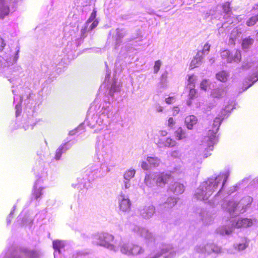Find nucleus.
Instances as JSON below:
<instances>
[{"label": "nucleus", "mask_w": 258, "mask_h": 258, "mask_svg": "<svg viewBox=\"0 0 258 258\" xmlns=\"http://www.w3.org/2000/svg\"><path fill=\"white\" fill-rule=\"evenodd\" d=\"M222 121V118L217 117L213 120V122L209 124L207 129V137L206 141L202 145L203 149V156L207 158L211 155V152L213 150L214 145L216 141V134L219 130V127Z\"/></svg>", "instance_id": "1"}, {"label": "nucleus", "mask_w": 258, "mask_h": 258, "mask_svg": "<svg viewBox=\"0 0 258 258\" xmlns=\"http://www.w3.org/2000/svg\"><path fill=\"white\" fill-rule=\"evenodd\" d=\"M227 178L228 176L227 175L220 174L216 177L215 181L213 182H204L200 185L195 194L196 198L200 200H207L217 188L219 183H222V187L224 186Z\"/></svg>", "instance_id": "2"}, {"label": "nucleus", "mask_w": 258, "mask_h": 258, "mask_svg": "<svg viewBox=\"0 0 258 258\" xmlns=\"http://www.w3.org/2000/svg\"><path fill=\"white\" fill-rule=\"evenodd\" d=\"M170 174L162 173H158L155 174L153 177L149 174H147L145 177V182L146 185L151 186L153 181H155L156 185L159 186H164L171 179Z\"/></svg>", "instance_id": "3"}, {"label": "nucleus", "mask_w": 258, "mask_h": 258, "mask_svg": "<svg viewBox=\"0 0 258 258\" xmlns=\"http://www.w3.org/2000/svg\"><path fill=\"white\" fill-rule=\"evenodd\" d=\"M121 251L126 254L137 255L142 251V248L138 245L134 244L131 246L124 244L120 248Z\"/></svg>", "instance_id": "4"}, {"label": "nucleus", "mask_w": 258, "mask_h": 258, "mask_svg": "<svg viewBox=\"0 0 258 258\" xmlns=\"http://www.w3.org/2000/svg\"><path fill=\"white\" fill-rule=\"evenodd\" d=\"M99 240L98 243L104 246H109L112 245V243L114 240V237L112 235L108 233H101L98 235Z\"/></svg>", "instance_id": "5"}, {"label": "nucleus", "mask_w": 258, "mask_h": 258, "mask_svg": "<svg viewBox=\"0 0 258 258\" xmlns=\"http://www.w3.org/2000/svg\"><path fill=\"white\" fill-rule=\"evenodd\" d=\"M19 252V255L14 258H38V253L35 250L22 247L20 248Z\"/></svg>", "instance_id": "6"}, {"label": "nucleus", "mask_w": 258, "mask_h": 258, "mask_svg": "<svg viewBox=\"0 0 258 258\" xmlns=\"http://www.w3.org/2000/svg\"><path fill=\"white\" fill-rule=\"evenodd\" d=\"M119 210L123 212H128L131 209V202L124 195H120L118 198Z\"/></svg>", "instance_id": "7"}, {"label": "nucleus", "mask_w": 258, "mask_h": 258, "mask_svg": "<svg viewBox=\"0 0 258 258\" xmlns=\"http://www.w3.org/2000/svg\"><path fill=\"white\" fill-rule=\"evenodd\" d=\"M252 224V220L251 219L241 218L236 221H233L232 225L235 228H241L251 226Z\"/></svg>", "instance_id": "8"}, {"label": "nucleus", "mask_w": 258, "mask_h": 258, "mask_svg": "<svg viewBox=\"0 0 258 258\" xmlns=\"http://www.w3.org/2000/svg\"><path fill=\"white\" fill-rule=\"evenodd\" d=\"M156 144L160 147H172L176 145V142L171 138H166L161 139L160 141H157Z\"/></svg>", "instance_id": "9"}, {"label": "nucleus", "mask_w": 258, "mask_h": 258, "mask_svg": "<svg viewBox=\"0 0 258 258\" xmlns=\"http://www.w3.org/2000/svg\"><path fill=\"white\" fill-rule=\"evenodd\" d=\"M155 210V208L153 206L145 207L141 211V215L145 218H149L154 214Z\"/></svg>", "instance_id": "10"}, {"label": "nucleus", "mask_w": 258, "mask_h": 258, "mask_svg": "<svg viewBox=\"0 0 258 258\" xmlns=\"http://www.w3.org/2000/svg\"><path fill=\"white\" fill-rule=\"evenodd\" d=\"M197 118L195 116L190 115L185 117V124L188 130H192L194 125L197 123Z\"/></svg>", "instance_id": "11"}, {"label": "nucleus", "mask_w": 258, "mask_h": 258, "mask_svg": "<svg viewBox=\"0 0 258 258\" xmlns=\"http://www.w3.org/2000/svg\"><path fill=\"white\" fill-rule=\"evenodd\" d=\"M69 148L68 147L66 143L60 145L59 148L56 150L55 155V159L56 160L60 159L62 154L66 152Z\"/></svg>", "instance_id": "12"}, {"label": "nucleus", "mask_w": 258, "mask_h": 258, "mask_svg": "<svg viewBox=\"0 0 258 258\" xmlns=\"http://www.w3.org/2000/svg\"><path fill=\"white\" fill-rule=\"evenodd\" d=\"M9 7L5 5V0H0V17L3 18L9 13Z\"/></svg>", "instance_id": "13"}, {"label": "nucleus", "mask_w": 258, "mask_h": 258, "mask_svg": "<svg viewBox=\"0 0 258 258\" xmlns=\"http://www.w3.org/2000/svg\"><path fill=\"white\" fill-rule=\"evenodd\" d=\"M174 135L176 139L178 140H183L186 137L185 131L181 126L178 127L175 131Z\"/></svg>", "instance_id": "14"}, {"label": "nucleus", "mask_w": 258, "mask_h": 258, "mask_svg": "<svg viewBox=\"0 0 258 258\" xmlns=\"http://www.w3.org/2000/svg\"><path fill=\"white\" fill-rule=\"evenodd\" d=\"M202 57L200 55L199 53L197 54L194 58L191 60L190 63L191 68L194 69L198 67L199 65L202 63Z\"/></svg>", "instance_id": "15"}, {"label": "nucleus", "mask_w": 258, "mask_h": 258, "mask_svg": "<svg viewBox=\"0 0 258 258\" xmlns=\"http://www.w3.org/2000/svg\"><path fill=\"white\" fill-rule=\"evenodd\" d=\"M42 188L41 187H37L35 184L32 192L33 198L36 200L40 198L42 195Z\"/></svg>", "instance_id": "16"}, {"label": "nucleus", "mask_w": 258, "mask_h": 258, "mask_svg": "<svg viewBox=\"0 0 258 258\" xmlns=\"http://www.w3.org/2000/svg\"><path fill=\"white\" fill-rule=\"evenodd\" d=\"M224 91L221 88H216L213 90L212 96L215 99H219L223 96Z\"/></svg>", "instance_id": "17"}, {"label": "nucleus", "mask_w": 258, "mask_h": 258, "mask_svg": "<svg viewBox=\"0 0 258 258\" xmlns=\"http://www.w3.org/2000/svg\"><path fill=\"white\" fill-rule=\"evenodd\" d=\"M253 42V39L250 37L246 38L242 40V47L243 49L248 48Z\"/></svg>", "instance_id": "18"}, {"label": "nucleus", "mask_w": 258, "mask_h": 258, "mask_svg": "<svg viewBox=\"0 0 258 258\" xmlns=\"http://www.w3.org/2000/svg\"><path fill=\"white\" fill-rule=\"evenodd\" d=\"M64 245L62 241L61 240H54L53 242V247L55 250L58 251L59 252H60V249L63 248Z\"/></svg>", "instance_id": "19"}, {"label": "nucleus", "mask_w": 258, "mask_h": 258, "mask_svg": "<svg viewBox=\"0 0 258 258\" xmlns=\"http://www.w3.org/2000/svg\"><path fill=\"white\" fill-rule=\"evenodd\" d=\"M238 204L234 201H229L227 209L230 213H234L237 209Z\"/></svg>", "instance_id": "20"}, {"label": "nucleus", "mask_w": 258, "mask_h": 258, "mask_svg": "<svg viewBox=\"0 0 258 258\" xmlns=\"http://www.w3.org/2000/svg\"><path fill=\"white\" fill-rule=\"evenodd\" d=\"M217 79L223 82H225L227 80V74L224 71L219 72L216 75Z\"/></svg>", "instance_id": "21"}, {"label": "nucleus", "mask_w": 258, "mask_h": 258, "mask_svg": "<svg viewBox=\"0 0 258 258\" xmlns=\"http://www.w3.org/2000/svg\"><path fill=\"white\" fill-rule=\"evenodd\" d=\"M147 161L152 165L158 166L160 163V160L157 157H148Z\"/></svg>", "instance_id": "22"}, {"label": "nucleus", "mask_w": 258, "mask_h": 258, "mask_svg": "<svg viewBox=\"0 0 258 258\" xmlns=\"http://www.w3.org/2000/svg\"><path fill=\"white\" fill-rule=\"evenodd\" d=\"M258 22V15H255L250 18L246 21V25L248 27L252 26Z\"/></svg>", "instance_id": "23"}, {"label": "nucleus", "mask_w": 258, "mask_h": 258, "mask_svg": "<svg viewBox=\"0 0 258 258\" xmlns=\"http://www.w3.org/2000/svg\"><path fill=\"white\" fill-rule=\"evenodd\" d=\"M222 9L223 12L226 14H229L231 12V8L230 7V4L229 2H226L222 5Z\"/></svg>", "instance_id": "24"}, {"label": "nucleus", "mask_w": 258, "mask_h": 258, "mask_svg": "<svg viewBox=\"0 0 258 258\" xmlns=\"http://www.w3.org/2000/svg\"><path fill=\"white\" fill-rule=\"evenodd\" d=\"M135 172V170H129L126 171L124 174V178L126 180H130L134 176Z\"/></svg>", "instance_id": "25"}, {"label": "nucleus", "mask_w": 258, "mask_h": 258, "mask_svg": "<svg viewBox=\"0 0 258 258\" xmlns=\"http://www.w3.org/2000/svg\"><path fill=\"white\" fill-rule=\"evenodd\" d=\"M232 58L234 61H240L241 59V54L240 51L239 50H235L234 54L232 56Z\"/></svg>", "instance_id": "26"}, {"label": "nucleus", "mask_w": 258, "mask_h": 258, "mask_svg": "<svg viewBox=\"0 0 258 258\" xmlns=\"http://www.w3.org/2000/svg\"><path fill=\"white\" fill-rule=\"evenodd\" d=\"M168 133L166 131H161L159 132L158 135L156 138V142L157 141H160L161 139H165Z\"/></svg>", "instance_id": "27"}, {"label": "nucleus", "mask_w": 258, "mask_h": 258, "mask_svg": "<svg viewBox=\"0 0 258 258\" xmlns=\"http://www.w3.org/2000/svg\"><path fill=\"white\" fill-rule=\"evenodd\" d=\"M233 228H235L232 226L231 227H225L222 230V234L225 233L226 235H229L233 232Z\"/></svg>", "instance_id": "28"}, {"label": "nucleus", "mask_w": 258, "mask_h": 258, "mask_svg": "<svg viewBox=\"0 0 258 258\" xmlns=\"http://www.w3.org/2000/svg\"><path fill=\"white\" fill-rule=\"evenodd\" d=\"M96 13H97V11H96L95 9H94L93 12H92L90 17L87 21V23H91L95 20V19L96 17Z\"/></svg>", "instance_id": "29"}, {"label": "nucleus", "mask_w": 258, "mask_h": 258, "mask_svg": "<svg viewBox=\"0 0 258 258\" xmlns=\"http://www.w3.org/2000/svg\"><path fill=\"white\" fill-rule=\"evenodd\" d=\"M161 66V62L159 60H157L155 62V64L154 66V72L155 73H157L160 70Z\"/></svg>", "instance_id": "30"}, {"label": "nucleus", "mask_w": 258, "mask_h": 258, "mask_svg": "<svg viewBox=\"0 0 258 258\" xmlns=\"http://www.w3.org/2000/svg\"><path fill=\"white\" fill-rule=\"evenodd\" d=\"M188 96L190 99H194L197 97V91L194 88H191L189 90Z\"/></svg>", "instance_id": "31"}, {"label": "nucleus", "mask_w": 258, "mask_h": 258, "mask_svg": "<svg viewBox=\"0 0 258 258\" xmlns=\"http://www.w3.org/2000/svg\"><path fill=\"white\" fill-rule=\"evenodd\" d=\"M209 86L208 81L207 80H204L202 81L200 84L201 89L206 90L208 86Z\"/></svg>", "instance_id": "32"}, {"label": "nucleus", "mask_w": 258, "mask_h": 258, "mask_svg": "<svg viewBox=\"0 0 258 258\" xmlns=\"http://www.w3.org/2000/svg\"><path fill=\"white\" fill-rule=\"evenodd\" d=\"M175 124V121L173 118V117H169L168 119V123L167 126L170 128H173L174 125Z\"/></svg>", "instance_id": "33"}, {"label": "nucleus", "mask_w": 258, "mask_h": 258, "mask_svg": "<svg viewBox=\"0 0 258 258\" xmlns=\"http://www.w3.org/2000/svg\"><path fill=\"white\" fill-rule=\"evenodd\" d=\"M188 85H194L195 84V79L194 78V75H191L188 76Z\"/></svg>", "instance_id": "34"}, {"label": "nucleus", "mask_w": 258, "mask_h": 258, "mask_svg": "<svg viewBox=\"0 0 258 258\" xmlns=\"http://www.w3.org/2000/svg\"><path fill=\"white\" fill-rule=\"evenodd\" d=\"M247 246V244L245 243H239L237 245V248L239 250H243Z\"/></svg>", "instance_id": "35"}, {"label": "nucleus", "mask_w": 258, "mask_h": 258, "mask_svg": "<svg viewBox=\"0 0 258 258\" xmlns=\"http://www.w3.org/2000/svg\"><path fill=\"white\" fill-rule=\"evenodd\" d=\"M173 100H174V97L173 96L169 97L165 99V102L168 104H170L172 103Z\"/></svg>", "instance_id": "36"}, {"label": "nucleus", "mask_w": 258, "mask_h": 258, "mask_svg": "<svg viewBox=\"0 0 258 258\" xmlns=\"http://www.w3.org/2000/svg\"><path fill=\"white\" fill-rule=\"evenodd\" d=\"M210 47L211 46L210 44H209V43H207L206 44H205L202 50L203 52L205 51H209L210 50Z\"/></svg>", "instance_id": "37"}, {"label": "nucleus", "mask_w": 258, "mask_h": 258, "mask_svg": "<svg viewBox=\"0 0 258 258\" xmlns=\"http://www.w3.org/2000/svg\"><path fill=\"white\" fill-rule=\"evenodd\" d=\"M98 25V21L97 20L93 21L90 26V30H92L94 28H95L97 25Z\"/></svg>", "instance_id": "38"}, {"label": "nucleus", "mask_w": 258, "mask_h": 258, "mask_svg": "<svg viewBox=\"0 0 258 258\" xmlns=\"http://www.w3.org/2000/svg\"><path fill=\"white\" fill-rule=\"evenodd\" d=\"M141 167L145 170H147L149 169L148 164L146 162H142Z\"/></svg>", "instance_id": "39"}, {"label": "nucleus", "mask_w": 258, "mask_h": 258, "mask_svg": "<svg viewBox=\"0 0 258 258\" xmlns=\"http://www.w3.org/2000/svg\"><path fill=\"white\" fill-rule=\"evenodd\" d=\"M5 45V44L3 40L1 38H0V51L3 50Z\"/></svg>", "instance_id": "40"}, {"label": "nucleus", "mask_w": 258, "mask_h": 258, "mask_svg": "<svg viewBox=\"0 0 258 258\" xmlns=\"http://www.w3.org/2000/svg\"><path fill=\"white\" fill-rule=\"evenodd\" d=\"M157 110L158 112H162L163 110V108L162 106L159 105L158 107L157 108Z\"/></svg>", "instance_id": "41"}, {"label": "nucleus", "mask_w": 258, "mask_h": 258, "mask_svg": "<svg viewBox=\"0 0 258 258\" xmlns=\"http://www.w3.org/2000/svg\"><path fill=\"white\" fill-rule=\"evenodd\" d=\"M178 155V153L176 151H173L172 153V156H177Z\"/></svg>", "instance_id": "42"}]
</instances>
